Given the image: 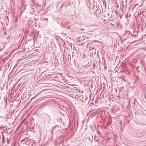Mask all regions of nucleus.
<instances>
[{
  "label": "nucleus",
  "instance_id": "1",
  "mask_svg": "<svg viewBox=\"0 0 146 146\" xmlns=\"http://www.w3.org/2000/svg\"><path fill=\"white\" fill-rule=\"evenodd\" d=\"M44 122H49L50 123V120H51L50 118L49 115L47 114H46L45 115L44 117Z\"/></svg>",
  "mask_w": 146,
  "mask_h": 146
},
{
  "label": "nucleus",
  "instance_id": "2",
  "mask_svg": "<svg viewBox=\"0 0 146 146\" xmlns=\"http://www.w3.org/2000/svg\"><path fill=\"white\" fill-rule=\"evenodd\" d=\"M133 136L134 137H140L142 135L141 134V132L139 131H136L135 133H134L133 134Z\"/></svg>",
  "mask_w": 146,
  "mask_h": 146
},
{
  "label": "nucleus",
  "instance_id": "3",
  "mask_svg": "<svg viewBox=\"0 0 146 146\" xmlns=\"http://www.w3.org/2000/svg\"><path fill=\"white\" fill-rule=\"evenodd\" d=\"M71 3H70L68 1H65L62 4V6L63 7V6H64L65 7H67L68 6H71Z\"/></svg>",
  "mask_w": 146,
  "mask_h": 146
},
{
  "label": "nucleus",
  "instance_id": "4",
  "mask_svg": "<svg viewBox=\"0 0 146 146\" xmlns=\"http://www.w3.org/2000/svg\"><path fill=\"white\" fill-rule=\"evenodd\" d=\"M14 123V120L13 121H12V122L11 123V124H12L11 125H10V126H11V127H13L14 126L13 124Z\"/></svg>",
  "mask_w": 146,
  "mask_h": 146
},
{
  "label": "nucleus",
  "instance_id": "5",
  "mask_svg": "<svg viewBox=\"0 0 146 146\" xmlns=\"http://www.w3.org/2000/svg\"><path fill=\"white\" fill-rule=\"evenodd\" d=\"M54 129L53 128H52V131H51V134H52V136H53V131L54 130Z\"/></svg>",
  "mask_w": 146,
  "mask_h": 146
},
{
  "label": "nucleus",
  "instance_id": "6",
  "mask_svg": "<svg viewBox=\"0 0 146 146\" xmlns=\"http://www.w3.org/2000/svg\"><path fill=\"white\" fill-rule=\"evenodd\" d=\"M14 50H13L12 51V50L11 52H10V54L12 53L14 51Z\"/></svg>",
  "mask_w": 146,
  "mask_h": 146
},
{
  "label": "nucleus",
  "instance_id": "7",
  "mask_svg": "<svg viewBox=\"0 0 146 146\" xmlns=\"http://www.w3.org/2000/svg\"><path fill=\"white\" fill-rule=\"evenodd\" d=\"M7 141L8 143H9V140L8 139H7Z\"/></svg>",
  "mask_w": 146,
  "mask_h": 146
},
{
  "label": "nucleus",
  "instance_id": "8",
  "mask_svg": "<svg viewBox=\"0 0 146 146\" xmlns=\"http://www.w3.org/2000/svg\"><path fill=\"white\" fill-rule=\"evenodd\" d=\"M13 28V27H11L10 29H12Z\"/></svg>",
  "mask_w": 146,
  "mask_h": 146
},
{
  "label": "nucleus",
  "instance_id": "9",
  "mask_svg": "<svg viewBox=\"0 0 146 146\" xmlns=\"http://www.w3.org/2000/svg\"><path fill=\"white\" fill-rule=\"evenodd\" d=\"M98 133L99 134H100V133L99 131H98Z\"/></svg>",
  "mask_w": 146,
  "mask_h": 146
},
{
  "label": "nucleus",
  "instance_id": "10",
  "mask_svg": "<svg viewBox=\"0 0 146 146\" xmlns=\"http://www.w3.org/2000/svg\"><path fill=\"white\" fill-rule=\"evenodd\" d=\"M8 67H9V64H8Z\"/></svg>",
  "mask_w": 146,
  "mask_h": 146
},
{
  "label": "nucleus",
  "instance_id": "11",
  "mask_svg": "<svg viewBox=\"0 0 146 146\" xmlns=\"http://www.w3.org/2000/svg\"><path fill=\"white\" fill-rule=\"evenodd\" d=\"M8 78H9V74L8 76Z\"/></svg>",
  "mask_w": 146,
  "mask_h": 146
},
{
  "label": "nucleus",
  "instance_id": "12",
  "mask_svg": "<svg viewBox=\"0 0 146 146\" xmlns=\"http://www.w3.org/2000/svg\"><path fill=\"white\" fill-rule=\"evenodd\" d=\"M8 82H7V87H8Z\"/></svg>",
  "mask_w": 146,
  "mask_h": 146
},
{
  "label": "nucleus",
  "instance_id": "13",
  "mask_svg": "<svg viewBox=\"0 0 146 146\" xmlns=\"http://www.w3.org/2000/svg\"><path fill=\"white\" fill-rule=\"evenodd\" d=\"M8 96H9V93L8 94Z\"/></svg>",
  "mask_w": 146,
  "mask_h": 146
},
{
  "label": "nucleus",
  "instance_id": "14",
  "mask_svg": "<svg viewBox=\"0 0 146 146\" xmlns=\"http://www.w3.org/2000/svg\"><path fill=\"white\" fill-rule=\"evenodd\" d=\"M11 99H10V101H9V102H11Z\"/></svg>",
  "mask_w": 146,
  "mask_h": 146
},
{
  "label": "nucleus",
  "instance_id": "15",
  "mask_svg": "<svg viewBox=\"0 0 146 146\" xmlns=\"http://www.w3.org/2000/svg\"><path fill=\"white\" fill-rule=\"evenodd\" d=\"M6 102V99L5 100V101Z\"/></svg>",
  "mask_w": 146,
  "mask_h": 146
},
{
  "label": "nucleus",
  "instance_id": "16",
  "mask_svg": "<svg viewBox=\"0 0 146 146\" xmlns=\"http://www.w3.org/2000/svg\"><path fill=\"white\" fill-rule=\"evenodd\" d=\"M11 68H10L9 70H10L11 69Z\"/></svg>",
  "mask_w": 146,
  "mask_h": 146
},
{
  "label": "nucleus",
  "instance_id": "17",
  "mask_svg": "<svg viewBox=\"0 0 146 146\" xmlns=\"http://www.w3.org/2000/svg\"><path fill=\"white\" fill-rule=\"evenodd\" d=\"M11 73H10V75H11Z\"/></svg>",
  "mask_w": 146,
  "mask_h": 146
},
{
  "label": "nucleus",
  "instance_id": "18",
  "mask_svg": "<svg viewBox=\"0 0 146 146\" xmlns=\"http://www.w3.org/2000/svg\"><path fill=\"white\" fill-rule=\"evenodd\" d=\"M11 73H10V75H11Z\"/></svg>",
  "mask_w": 146,
  "mask_h": 146
}]
</instances>
